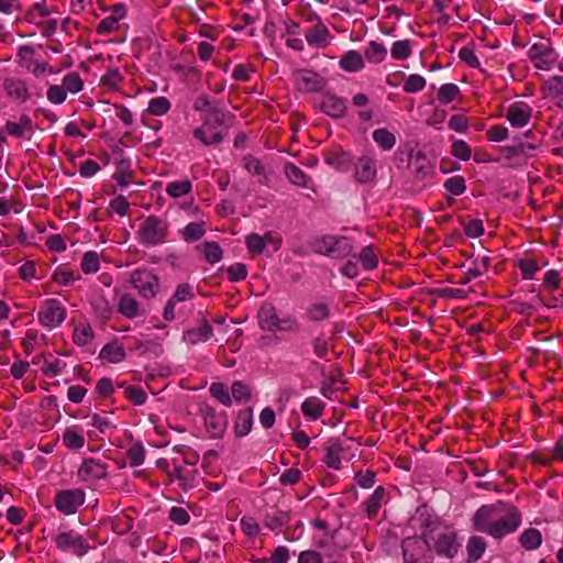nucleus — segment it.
<instances>
[{"label": "nucleus", "instance_id": "1", "mask_svg": "<svg viewBox=\"0 0 563 563\" xmlns=\"http://www.w3.org/2000/svg\"><path fill=\"white\" fill-rule=\"evenodd\" d=\"M233 124V117L219 109H211L205 117L201 128L195 130L194 135L205 145L219 144L228 134Z\"/></svg>", "mask_w": 563, "mask_h": 563}, {"label": "nucleus", "instance_id": "2", "mask_svg": "<svg viewBox=\"0 0 563 563\" xmlns=\"http://www.w3.org/2000/svg\"><path fill=\"white\" fill-rule=\"evenodd\" d=\"M431 531H423L422 537H408L402 540V555L406 563H430L432 552L429 541L432 540Z\"/></svg>", "mask_w": 563, "mask_h": 563}, {"label": "nucleus", "instance_id": "3", "mask_svg": "<svg viewBox=\"0 0 563 563\" xmlns=\"http://www.w3.org/2000/svg\"><path fill=\"white\" fill-rule=\"evenodd\" d=\"M168 222L157 216H148L136 231L137 240L146 246H156L165 243L168 235Z\"/></svg>", "mask_w": 563, "mask_h": 563}, {"label": "nucleus", "instance_id": "4", "mask_svg": "<svg viewBox=\"0 0 563 563\" xmlns=\"http://www.w3.org/2000/svg\"><path fill=\"white\" fill-rule=\"evenodd\" d=\"M501 512L506 515L501 518L499 516L494 520L493 526L488 532L489 536L501 539L506 534L515 532L521 523V512L512 505H503Z\"/></svg>", "mask_w": 563, "mask_h": 563}, {"label": "nucleus", "instance_id": "5", "mask_svg": "<svg viewBox=\"0 0 563 563\" xmlns=\"http://www.w3.org/2000/svg\"><path fill=\"white\" fill-rule=\"evenodd\" d=\"M38 322L47 329L59 327L66 319V309L55 298L46 299L37 312Z\"/></svg>", "mask_w": 563, "mask_h": 563}, {"label": "nucleus", "instance_id": "6", "mask_svg": "<svg viewBox=\"0 0 563 563\" xmlns=\"http://www.w3.org/2000/svg\"><path fill=\"white\" fill-rule=\"evenodd\" d=\"M131 284L139 290V294L151 299L159 290V279L147 268H136L130 277Z\"/></svg>", "mask_w": 563, "mask_h": 563}, {"label": "nucleus", "instance_id": "7", "mask_svg": "<svg viewBox=\"0 0 563 563\" xmlns=\"http://www.w3.org/2000/svg\"><path fill=\"white\" fill-rule=\"evenodd\" d=\"M3 90L8 98L20 103H25L34 96H41L40 92H33L30 84L25 79L20 77L4 78Z\"/></svg>", "mask_w": 563, "mask_h": 563}, {"label": "nucleus", "instance_id": "8", "mask_svg": "<svg viewBox=\"0 0 563 563\" xmlns=\"http://www.w3.org/2000/svg\"><path fill=\"white\" fill-rule=\"evenodd\" d=\"M297 89L302 92H320L327 85V80L318 73L310 69H299L294 73Z\"/></svg>", "mask_w": 563, "mask_h": 563}, {"label": "nucleus", "instance_id": "9", "mask_svg": "<svg viewBox=\"0 0 563 563\" xmlns=\"http://www.w3.org/2000/svg\"><path fill=\"white\" fill-rule=\"evenodd\" d=\"M33 56L34 48L30 45H23L18 49V64L35 77H40L45 71H49L51 74L55 73L47 63H40L35 60Z\"/></svg>", "mask_w": 563, "mask_h": 563}, {"label": "nucleus", "instance_id": "10", "mask_svg": "<svg viewBox=\"0 0 563 563\" xmlns=\"http://www.w3.org/2000/svg\"><path fill=\"white\" fill-rule=\"evenodd\" d=\"M85 501V494L80 489L74 490H62L55 497L56 508L66 514L73 515L77 511V508Z\"/></svg>", "mask_w": 563, "mask_h": 563}, {"label": "nucleus", "instance_id": "11", "mask_svg": "<svg viewBox=\"0 0 563 563\" xmlns=\"http://www.w3.org/2000/svg\"><path fill=\"white\" fill-rule=\"evenodd\" d=\"M503 503L482 506L474 515V528L488 534L494 520L501 514Z\"/></svg>", "mask_w": 563, "mask_h": 563}, {"label": "nucleus", "instance_id": "12", "mask_svg": "<svg viewBox=\"0 0 563 563\" xmlns=\"http://www.w3.org/2000/svg\"><path fill=\"white\" fill-rule=\"evenodd\" d=\"M198 471L196 468H189L180 465L176 459L173 460V468L168 472L169 481H178L179 487L184 492L196 486Z\"/></svg>", "mask_w": 563, "mask_h": 563}, {"label": "nucleus", "instance_id": "13", "mask_svg": "<svg viewBox=\"0 0 563 563\" xmlns=\"http://www.w3.org/2000/svg\"><path fill=\"white\" fill-rule=\"evenodd\" d=\"M55 543L58 549L70 550L78 556L84 555L88 550L86 540L74 531L58 533L55 537Z\"/></svg>", "mask_w": 563, "mask_h": 563}, {"label": "nucleus", "instance_id": "14", "mask_svg": "<svg viewBox=\"0 0 563 563\" xmlns=\"http://www.w3.org/2000/svg\"><path fill=\"white\" fill-rule=\"evenodd\" d=\"M207 431L212 438H221L227 429V418L217 413L214 408L206 405L202 409Z\"/></svg>", "mask_w": 563, "mask_h": 563}, {"label": "nucleus", "instance_id": "15", "mask_svg": "<svg viewBox=\"0 0 563 563\" xmlns=\"http://www.w3.org/2000/svg\"><path fill=\"white\" fill-rule=\"evenodd\" d=\"M3 131L16 139H31L34 134V125L27 114H21L18 122L7 121Z\"/></svg>", "mask_w": 563, "mask_h": 563}, {"label": "nucleus", "instance_id": "16", "mask_svg": "<svg viewBox=\"0 0 563 563\" xmlns=\"http://www.w3.org/2000/svg\"><path fill=\"white\" fill-rule=\"evenodd\" d=\"M377 176L376 163L369 156H362L355 164L354 178L360 184L374 183Z\"/></svg>", "mask_w": 563, "mask_h": 563}, {"label": "nucleus", "instance_id": "17", "mask_svg": "<svg viewBox=\"0 0 563 563\" xmlns=\"http://www.w3.org/2000/svg\"><path fill=\"white\" fill-rule=\"evenodd\" d=\"M408 157L409 167L411 168L415 178L419 181L424 180L432 172L431 163L427 158L426 154L421 151L416 153L410 151Z\"/></svg>", "mask_w": 563, "mask_h": 563}, {"label": "nucleus", "instance_id": "18", "mask_svg": "<svg viewBox=\"0 0 563 563\" xmlns=\"http://www.w3.org/2000/svg\"><path fill=\"white\" fill-rule=\"evenodd\" d=\"M433 548L439 555L450 559L454 558L460 548L455 532L445 531L439 533Z\"/></svg>", "mask_w": 563, "mask_h": 563}, {"label": "nucleus", "instance_id": "19", "mask_svg": "<svg viewBox=\"0 0 563 563\" xmlns=\"http://www.w3.org/2000/svg\"><path fill=\"white\" fill-rule=\"evenodd\" d=\"M532 110L523 102L512 103L506 113L509 123L515 128H522L527 125L531 119Z\"/></svg>", "mask_w": 563, "mask_h": 563}, {"label": "nucleus", "instance_id": "20", "mask_svg": "<svg viewBox=\"0 0 563 563\" xmlns=\"http://www.w3.org/2000/svg\"><path fill=\"white\" fill-rule=\"evenodd\" d=\"M321 110L334 119H341L346 114V106L342 98L325 93L320 102Z\"/></svg>", "mask_w": 563, "mask_h": 563}, {"label": "nucleus", "instance_id": "21", "mask_svg": "<svg viewBox=\"0 0 563 563\" xmlns=\"http://www.w3.org/2000/svg\"><path fill=\"white\" fill-rule=\"evenodd\" d=\"M212 335V327L207 319H201L199 324L184 333V339L190 344L207 341Z\"/></svg>", "mask_w": 563, "mask_h": 563}, {"label": "nucleus", "instance_id": "22", "mask_svg": "<svg viewBox=\"0 0 563 563\" xmlns=\"http://www.w3.org/2000/svg\"><path fill=\"white\" fill-rule=\"evenodd\" d=\"M278 320L276 308L272 303H265L261 307L258 311V322L262 329L276 331Z\"/></svg>", "mask_w": 563, "mask_h": 563}, {"label": "nucleus", "instance_id": "23", "mask_svg": "<svg viewBox=\"0 0 563 563\" xmlns=\"http://www.w3.org/2000/svg\"><path fill=\"white\" fill-rule=\"evenodd\" d=\"M343 452V446L339 440L331 439L329 440L325 446V457L324 463L328 467L333 470L341 468V453Z\"/></svg>", "mask_w": 563, "mask_h": 563}, {"label": "nucleus", "instance_id": "24", "mask_svg": "<svg viewBox=\"0 0 563 563\" xmlns=\"http://www.w3.org/2000/svg\"><path fill=\"white\" fill-rule=\"evenodd\" d=\"M78 474L82 479L89 481L104 477L107 473L106 467L102 464L93 461L92 459H88L81 464Z\"/></svg>", "mask_w": 563, "mask_h": 563}, {"label": "nucleus", "instance_id": "25", "mask_svg": "<svg viewBox=\"0 0 563 563\" xmlns=\"http://www.w3.org/2000/svg\"><path fill=\"white\" fill-rule=\"evenodd\" d=\"M325 163L338 168L346 169L351 165V156L341 147H334L325 153Z\"/></svg>", "mask_w": 563, "mask_h": 563}, {"label": "nucleus", "instance_id": "26", "mask_svg": "<svg viewBox=\"0 0 563 563\" xmlns=\"http://www.w3.org/2000/svg\"><path fill=\"white\" fill-rule=\"evenodd\" d=\"M118 310L121 314L129 319L142 314V310L140 308L137 300L129 294L121 296L118 303Z\"/></svg>", "mask_w": 563, "mask_h": 563}, {"label": "nucleus", "instance_id": "27", "mask_svg": "<svg viewBox=\"0 0 563 563\" xmlns=\"http://www.w3.org/2000/svg\"><path fill=\"white\" fill-rule=\"evenodd\" d=\"M99 358L109 363H119L125 358V351L117 342H111L101 349Z\"/></svg>", "mask_w": 563, "mask_h": 563}, {"label": "nucleus", "instance_id": "28", "mask_svg": "<svg viewBox=\"0 0 563 563\" xmlns=\"http://www.w3.org/2000/svg\"><path fill=\"white\" fill-rule=\"evenodd\" d=\"M301 410L308 419L317 420L323 415L324 404L317 397H309L302 402Z\"/></svg>", "mask_w": 563, "mask_h": 563}, {"label": "nucleus", "instance_id": "29", "mask_svg": "<svg viewBox=\"0 0 563 563\" xmlns=\"http://www.w3.org/2000/svg\"><path fill=\"white\" fill-rule=\"evenodd\" d=\"M486 550V542L483 538L473 536L468 539L466 551H467V562L473 563L482 558Z\"/></svg>", "mask_w": 563, "mask_h": 563}, {"label": "nucleus", "instance_id": "30", "mask_svg": "<svg viewBox=\"0 0 563 563\" xmlns=\"http://www.w3.org/2000/svg\"><path fill=\"white\" fill-rule=\"evenodd\" d=\"M519 542L528 551L536 550L542 542L541 532L536 528H529L520 534Z\"/></svg>", "mask_w": 563, "mask_h": 563}, {"label": "nucleus", "instance_id": "31", "mask_svg": "<svg viewBox=\"0 0 563 563\" xmlns=\"http://www.w3.org/2000/svg\"><path fill=\"white\" fill-rule=\"evenodd\" d=\"M384 497L385 489L383 486H378L371 495V497L364 503L365 512L367 517L374 518L377 515Z\"/></svg>", "mask_w": 563, "mask_h": 563}, {"label": "nucleus", "instance_id": "32", "mask_svg": "<svg viewBox=\"0 0 563 563\" xmlns=\"http://www.w3.org/2000/svg\"><path fill=\"white\" fill-rule=\"evenodd\" d=\"M305 37L310 45L323 46L328 37V30L319 22L306 32Z\"/></svg>", "mask_w": 563, "mask_h": 563}, {"label": "nucleus", "instance_id": "33", "mask_svg": "<svg viewBox=\"0 0 563 563\" xmlns=\"http://www.w3.org/2000/svg\"><path fill=\"white\" fill-rule=\"evenodd\" d=\"M253 424V411L251 408H245L241 410L238 415L235 421V432L238 435L243 437L246 435L252 428Z\"/></svg>", "mask_w": 563, "mask_h": 563}, {"label": "nucleus", "instance_id": "34", "mask_svg": "<svg viewBox=\"0 0 563 563\" xmlns=\"http://www.w3.org/2000/svg\"><path fill=\"white\" fill-rule=\"evenodd\" d=\"M340 65L344 70L357 71L364 67V62L360 53L355 51H349L342 56Z\"/></svg>", "mask_w": 563, "mask_h": 563}, {"label": "nucleus", "instance_id": "35", "mask_svg": "<svg viewBox=\"0 0 563 563\" xmlns=\"http://www.w3.org/2000/svg\"><path fill=\"white\" fill-rule=\"evenodd\" d=\"M373 139L384 151L391 150L396 144V136L385 128L375 130Z\"/></svg>", "mask_w": 563, "mask_h": 563}, {"label": "nucleus", "instance_id": "36", "mask_svg": "<svg viewBox=\"0 0 563 563\" xmlns=\"http://www.w3.org/2000/svg\"><path fill=\"white\" fill-rule=\"evenodd\" d=\"M352 241L346 236H334L331 255L335 257H345L353 252Z\"/></svg>", "mask_w": 563, "mask_h": 563}, {"label": "nucleus", "instance_id": "37", "mask_svg": "<svg viewBox=\"0 0 563 563\" xmlns=\"http://www.w3.org/2000/svg\"><path fill=\"white\" fill-rule=\"evenodd\" d=\"M118 387L124 388V396L129 399L133 405L141 406L145 404L147 396L146 393L140 386H124V384H118Z\"/></svg>", "mask_w": 563, "mask_h": 563}, {"label": "nucleus", "instance_id": "38", "mask_svg": "<svg viewBox=\"0 0 563 563\" xmlns=\"http://www.w3.org/2000/svg\"><path fill=\"white\" fill-rule=\"evenodd\" d=\"M285 174L290 183L299 187L307 186L306 174L295 164L288 163L285 165Z\"/></svg>", "mask_w": 563, "mask_h": 563}, {"label": "nucleus", "instance_id": "39", "mask_svg": "<svg viewBox=\"0 0 563 563\" xmlns=\"http://www.w3.org/2000/svg\"><path fill=\"white\" fill-rule=\"evenodd\" d=\"M93 339V331L88 323H81L74 330V342L77 345L85 346Z\"/></svg>", "mask_w": 563, "mask_h": 563}, {"label": "nucleus", "instance_id": "40", "mask_svg": "<svg viewBox=\"0 0 563 563\" xmlns=\"http://www.w3.org/2000/svg\"><path fill=\"white\" fill-rule=\"evenodd\" d=\"M63 442L68 449H81L85 445L84 437L73 428L64 431Z\"/></svg>", "mask_w": 563, "mask_h": 563}, {"label": "nucleus", "instance_id": "41", "mask_svg": "<svg viewBox=\"0 0 563 563\" xmlns=\"http://www.w3.org/2000/svg\"><path fill=\"white\" fill-rule=\"evenodd\" d=\"M206 233L203 223L190 222L183 230V239L186 242H194L201 239Z\"/></svg>", "mask_w": 563, "mask_h": 563}, {"label": "nucleus", "instance_id": "42", "mask_svg": "<svg viewBox=\"0 0 563 563\" xmlns=\"http://www.w3.org/2000/svg\"><path fill=\"white\" fill-rule=\"evenodd\" d=\"M536 147L537 146L531 143L521 142L516 145L505 146L503 148V152L505 154V157L507 159H510V158H514L516 156H521V155L529 156L528 152L536 150Z\"/></svg>", "mask_w": 563, "mask_h": 563}, {"label": "nucleus", "instance_id": "43", "mask_svg": "<svg viewBox=\"0 0 563 563\" xmlns=\"http://www.w3.org/2000/svg\"><path fill=\"white\" fill-rule=\"evenodd\" d=\"M192 185L188 179L181 181L169 183L166 187V192L174 198L185 196L191 191Z\"/></svg>", "mask_w": 563, "mask_h": 563}, {"label": "nucleus", "instance_id": "44", "mask_svg": "<svg viewBox=\"0 0 563 563\" xmlns=\"http://www.w3.org/2000/svg\"><path fill=\"white\" fill-rule=\"evenodd\" d=\"M62 86L66 92L77 93L84 88V81L78 73H69L63 78Z\"/></svg>", "mask_w": 563, "mask_h": 563}, {"label": "nucleus", "instance_id": "45", "mask_svg": "<svg viewBox=\"0 0 563 563\" xmlns=\"http://www.w3.org/2000/svg\"><path fill=\"white\" fill-rule=\"evenodd\" d=\"M122 80L121 73L115 68H111L101 77L100 84L110 90H115L120 87Z\"/></svg>", "mask_w": 563, "mask_h": 563}, {"label": "nucleus", "instance_id": "46", "mask_svg": "<svg viewBox=\"0 0 563 563\" xmlns=\"http://www.w3.org/2000/svg\"><path fill=\"white\" fill-rule=\"evenodd\" d=\"M386 55H387L386 47L383 44L374 42V41H372L368 44V47L365 49V57L369 62L379 63V62L384 60Z\"/></svg>", "mask_w": 563, "mask_h": 563}, {"label": "nucleus", "instance_id": "47", "mask_svg": "<svg viewBox=\"0 0 563 563\" xmlns=\"http://www.w3.org/2000/svg\"><path fill=\"white\" fill-rule=\"evenodd\" d=\"M461 91L455 84H445L440 87L438 99L441 103L448 104L460 96Z\"/></svg>", "mask_w": 563, "mask_h": 563}, {"label": "nucleus", "instance_id": "48", "mask_svg": "<svg viewBox=\"0 0 563 563\" xmlns=\"http://www.w3.org/2000/svg\"><path fill=\"white\" fill-rule=\"evenodd\" d=\"M358 261L362 263V266L365 271H371L378 264L377 256L372 246H365L362 249L361 253L358 254Z\"/></svg>", "mask_w": 563, "mask_h": 563}, {"label": "nucleus", "instance_id": "49", "mask_svg": "<svg viewBox=\"0 0 563 563\" xmlns=\"http://www.w3.org/2000/svg\"><path fill=\"white\" fill-rule=\"evenodd\" d=\"M210 394L213 398L219 400L222 405L230 407L232 404V397L229 395L225 386L221 383H213L210 386Z\"/></svg>", "mask_w": 563, "mask_h": 563}, {"label": "nucleus", "instance_id": "50", "mask_svg": "<svg viewBox=\"0 0 563 563\" xmlns=\"http://www.w3.org/2000/svg\"><path fill=\"white\" fill-rule=\"evenodd\" d=\"M126 457L131 466L143 464L145 459V450L141 443H135L126 451Z\"/></svg>", "mask_w": 563, "mask_h": 563}, {"label": "nucleus", "instance_id": "51", "mask_svg": "<svg viewBox=\"0 0 563 563\" xmlns=\"http://www.w3.org/2000/svg\"><path fill=\"white\" fill-rule=\"evenodd\" d=\"M203 254L207 262L213 264L222 258L223 252L217 242H206L203 244Z\"/></svg>", "mask_w": 563, "mask_h": 563}, {"label": "nucleus", "instance_id": "52", "mask_svg": "<svg viewBox=\"0 0 563 563\" xmlns=\"http://www.w3.org/2000/svg\"><path fill=\"white\" fill-rule=\"evenodd\" d=\"M81 269L86 274L96 273L99 269V257L93 251L87 252L82 256Z\"/></svg>", "mask_w": 563, "mask_h": 563}, {"label": "nucleus", "instance_id": "53", "mask_svg": "<svg viewBox=\"0 0 563 563\" xmlns=\"http://www.w3.org/2000/svg\"><path fill=\"white\" fill-rule=\"evenodd\" d=\"M133 519L130 515L123 512L117 516L112 522V529L119 533L123 534L132 529Z\"/></svg>", "mask_w": 563, "mask_h": 563}, {"label": "nucleus", "instance_id": "54", "mask_svg": "<svg viewBox=\"0 0 563 563\" xmlns=\"http://www.w3.org/2000/svg\"><path fill=\"white\" fill-rule=\"evenodd\" d=\"M119 21L115 16L109 15L100 21L96 31L100 35L111 34L119 29Z\"/></svg>", "mask_w": 563, "mask_h": 563}, {"label": "nucleus", "instance_id": "55", "mask_svg": "<svg viewBox=\"0 0 563 563\" xmlns=\"http://www.w3.org/2000/svg\"><path fill=\"white\" fill-rule=\"evenodd\" d=\"M411 54V44L409 40L397 41L391 47V56L395 59H406Z\"/></svg>", "mask_w": 563, "mask_h": 563}, {"label": "nucleus", "instance_id": "56", "mask_svg": "<svg viewBox=\"0 0 563 563\" xmlns=\"http://www.w3.org/2000/svg\"><path fill=\"white\" fill-rule=\"evenodd\" d=\"M170 108V102L165 97L154 98L150 101L147 111L151 114L163 115Z\"/></svg>", "mask_w": 563, "mask_h": 563}, {"label": "nucleus", "instance_id": "57", "mask_svg": "<svg viewBox=\"0 0 563 563\" xmlns=\"http://www.w3.org/2000/svg\"><path fill=\"white\" fill-rule=\"evenodd\" d=\"M245 243L249 251L253 254H261L266 246L265 238L256 233L247 235Z\"/></svg>", "mask_w": 563, "mask_h": 563}, {"label": "nucleus", "instance_id": "58", "mask_svg": "<svg viewBox=\"0 0 563 563\" xmlns=\"http://www.w3.org/2000/svg\"><path fill=\"white\" fill-rule=\"evenodd\" d=\"M424 87L426 79L420 75H410L404 84V90L409 93L421 91Z\"/></svg>", "mask_w": 563, "mask_h": 563}, {"label": "nucleus", "instance_id": "59", "mask_svg": "<svg viewBox=\"0 0 563 563\" xmlns=\"http://www.w3.org/2000/svg\"><path fill=\"white\" fill-rule=\"evenodd\" d=\"M46 97L54 104L63 103L67 98V92L63 86L52 85L48 87Z\"/></svg>", "mask_w": 563, "mask_h": 563}, {"label": "nucleus", "instance_id": "60", "mask_svg": "<svg viewBox=\"0 0 563 563\" xmlns=\"http://www.w3.org/2000/svg\"><path fill=\"white\" fill-rule=\"evenodd\" d=\"M444 188L453 195H462L465 189V180L462 176H453L444 183Z\"/></svg>", "mask_w": 563, "mask_h": 563}, {"label": "nucleus", "instance_id": "61", "mask_svg": "<svg viewBox=\"0 0 563 563\" xmlns=\"http://www.w3.org/2000/svg\"><path fill=\"white\" fill-rule=\"evenodd\" d=\"M519 267L525 279H533L536 273L540 269L533 258H526L519 262Z\"/></svg>", "mask_w": 563, "mask_h": 563}, {"label": "nucleus", "instance_id": "62", "mask_svg": "<svg viewBox=\"0 0 563 563\" xmlns=\"http://www.w3.org/2000/svg\"><path fill=\"white\" fill-rule=\"evenodd\" d=\"M333 242V235H325L314 241L313 249L319 254L331 255Z\"/></svg>", "mask_w": 563, "mask_h": 563}, {"label": "nucleus", "instance_id": "63", "mask_svg": "<svg viewBox=\"0 0 563 563\" xmlns=\"http://www.w3.org/2000/svg\"><path fill=\"white\" fill-rule=\"evenodd\" d=\"M452 154L462 161H468L471 157L472 151L466 142L459 140V141H455L452 145Z\"/></svg>", "mask_w": 563, "mask_h": 563}, {"label": "nucleus", "instance_id": "64", "mask_svg": "<svg viewBox=\"0 0 563 563\" xmlns=\"http://www.w3.org/2000/svg\"><path fill=\"white\" fill-rule=\"evenodd\" d=\"M549 96L558 97L563 95V76H553L547 81Z\"/></svg>", "mask_w": 563, "mask_h": 563}]
</instances>
